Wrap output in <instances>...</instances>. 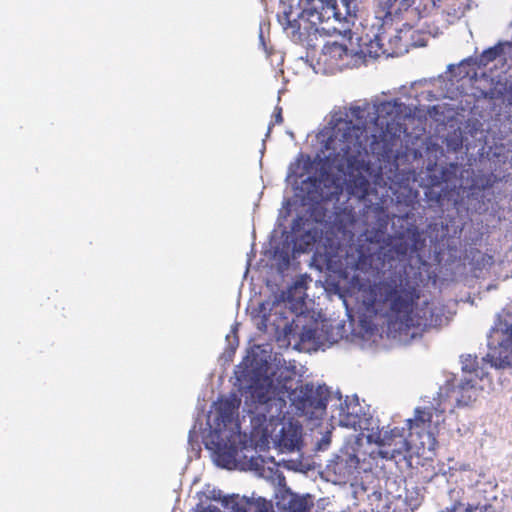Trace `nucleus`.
I'll use <instances>...</instances> for the list:
<instances>
[{"mask_svg":"<svg viewBox=\"0 0 512 512\" xmlns=\"http://www.w3.org/2000/svg\"><path fill=\"white\" fill-rule=\"evenodd\" d=\"M404 104L396 99L377 105H352L326 141V159L338 171L360 170L369 150L379 153L400 137Z\"/></svg>","mask_w":512,"mask_h":512,"instance_id":"obj_1","label":"nucleus"},{"mask_svg":"<svg viewBox=\"0 0 512 512\" xmlns=\"http://www.w3.org/2000/svg\"><path fill=\"white\" fill-rule=\"evenodd\" d=\"M363 304L368 311L387 320L391 329L407 332L426 325V312L418 308L421 290L416 280L405 271H393L373 284L363 282L358 274L352 276Z\"/></svg>","mask_w":512,"mask_h":512,"instance_id":"obj_2","label":"nucleus"},{"mask_svg":"<svg viewBox=\"0 0 512 512\" xmlns=\"http://www.w3.org/2000/svg\"><path fill=\"white\" fill-rule=\"evenodd\" d=\"M290 0L281 1L278 21L295 43L316 49L318 35L339 34L352 38V26L356 19L354 0Z\"/></svg>","mask_w":512,"mask_h":512,"instance_id":"obj_3","label":"nucleus"},{"mask_svg":"<svg viewBox=\"0 0 512 512\" xmlns=\"http://www.w3.org/2000/svg\"><path fill=\"white\" fill-rule=\"evenodd\" d=\"M339 423L341 426L359 431L366 436L369 443L377 445V449L370 452L372 459L382 458L392 460L404 456L414 445V439L405 433V428L382 427L368 413L362 411V406L356 395L346 396L340 404Z\"/></svg>","mask_w":512,"mask_h":512,"instance_id":"obj_4","label":"nucleus"},{"mask_svg":"<svg viewBox=\"0 0 512 512\" xmlns=\"http://www.w3.org/2000/svg\"><path fill=\"white\" fill-rule=\"evenodd\" d=\"M244 388L245 393H249L254 399L256 409L263 406L262 414L266 417L268 414L274 417L273 408L278 415L285 400L279 396L280 393L291 391L292 405L297 413L305 416L308 420H320L326 413L330 391L328 386H239Z\"/></svg>","mask_w":512,"mask_h":512,"instance_id":"obj_5","label":"nucleus"},{"mask_svg":"<svg viewBox=\"0 0 512 512\" xmlns=\"http://www.w3.org/2000/svg\"><path fill=\"white\" fill-rule=\"evenodd\" d=\"M240 403V398L233 393L229 397H220L213 405L215 413L206 447L225 464L235 461L239 451L247 445V435L241 432L238 421Z\"/></svg>","mask_w":512,"mask_h":512,"instance_id":"obj_6","label":"nucleus"},{"mask_svg":"<svg viewBox=\"0 0 512 512\" xmlns=\"http://www.w3.org/2000/svg\"><path fill=\"white\" fill-rule=\"evenodd\" d=\"M496 346L489 342V352L482 358L483 365L479 366L477 356L470 354L461 356L462 372L464 374L462 384H474L477 381H488L489 373L486 371V364L491 368H505L512 365V324L505 332Z\"/></svg>","mask_w":512,"mask_h":512,"instance_id":"obj_7","label":"nucleus"},{"mask_svg":"<svg viewBox=\"0 0 512 512\" xmlns=\"http://www.w3.org/2000/svg\"><path fill=\"white\" fill-rule=\"evenodd\" d=\"M391 249H387L379 243L371 239H365L357 246H350L345 257V271L346 276L349 275L348 269L354 272L371 273L378 275L382 272L386 263L394 260L389 255Z\"/></svg>","mask_w":512,"mask_h":512,"instance_id":"obj_8","label":"nucleus"},{"mask_svg":"<svg viewBox=\"0 0 512 512\" xmlns=\"http://www.w3.org/2000/svg\"><path fill=\"white\" fill-rule=\"evenodd\" d=\"M432 409L430 407H417L413 418L406 420L408 435L414 439V446L425 448L435 442V431L432 427Z\"/></svg>","mask_w":512,"mask_h":512,"instance_id":"obj_9","label":"nucleus"},{"mask_svg":"<svg viewBox=\"0 0 512 512\" xmlns=\"http://www.w3.org/2000/svg\"><path fill=\"white\" fill-rule=\"evenodd\" d=\"M269 364L267 360L258 354H248L235 367L234 375L239 384H273V380L268 377Z\"/></svg>","mask_w":512,"mask_h":512,"instance_id":"obj_10","label":"nucleus"},{"mask_svg":"<svg viewBox=\"0 0 512 512\" xmlns=\"http://www.w3.org/2000/svg\"><path fill=\"white\" fill-rule=\"evenodd\" d=\"M461 166L458 163H449L441 167L438 173H430L428 176L429 184L432 188L440 187V191L429 192L430 198L441 203L446 198H450V194L454 193L460 186L459 173Z\"/></svg>","mask_w":512,"mask_h":512,"instance_id":"obj_11","label":"nucleus"},{"mask_svg":"<svg viewBox=\"0 0 512 512\" xmlns=\"http://www.w3.org/2000/svg\"><path fill=\"white\" fill-rule=\"evenodd\" d=\"M302 425L298 421L289 420L283 423L274 440L276 448L281 453L299 450L302 445Z\"/></svg>","mask_w":512,"mask_h":512,"instance_id":"obj_12","label":"nucleus"},{"mask_svg":"<svg viewBox=\"0 0 512 512\" xmlns=\"http://www.w3.org/2000/svg\"><path fill=\"white\" fill-rule=\"evenodd\" d=\"M312 223L303 216H297L291 225V230L295 236L294 245L298 251L306 252L312 248L320 237V231L315 227H310Z\"/></svg>","mask_w":512,"mask_h":512,"instance_id":"obj_13","label":"nucleus"},{"mask_svg":"<svg viewBox=\"0 0 512 512\" xmlns=\"http://www.w3.org/2000/svg\"><path fill=\"white\" fill-rule=\"evenodd\" d=\"M417 0H387L384 3L385 17L393 19L401 12L407 11ZM419 4L416 7L418 13L428 14L436 5H432V0H418Z\"/></svg>","mask_w":512,"mask_h":512,"instance_id":"obj_14","label":"nucleus"},{"mask_svg":"<svg viewBox=\"0 0 512 512\" xmlns=\"http://www.w3.org/2000/svg\"><path fill=\"white\" fill-rule=\"evenodd\" d=\"M347 47L337 42L325 43L318 57V64H323L333 71L340 66V62L347 56Z\"/></svg>","mask_w":512,"mask_h":512,"instance_id":"obj_15","label":"nucleus"},{"mask_svg":"<svg viewBox=\"0 0 512 512\" xmlns=\"http://www.w3.org/2000/svg\"><path fill=\"white\" fill-rule=\"evenodd\" d=\"M310 184L315 188V194L310 196L312 201L331 200L334 195L338 194V186L335 185L334 179L329 175L321 178H309Z\"/></svg>","mask_w":512,"mask_h":512,"instance_id":"obj_16","label":"nucleus"},{"mask_svg":"<svg viewBox=\"0 0 512 512\" xmlns=\"http://www.w3.org/2000/svg\"><path fill=\"white\" fill-rule=\"evenodd\" d=\"M272 375L277 381V384H289L292 382L296 384L302 383V374L299 372L296 361L279 362L272 372Z\"/></svg>","mask_w":512,"mask_h":512,"instance_id":"obj_17","label":"nucleus"},{"mask_svg":"<svg viewBox=\"0 0 512 512\" xmlns=\"http://www.w3.org/2000/svg\"><path fill=\"white\" fill-rule=\"evenodd\" d=\"M360 459L354 453H346L338 457L333 469L336 474H339L343 479L350 478L359 468Z\"/></svg>","mask_w":512,"mask_h":512,"instance_id":"obj_18","label":"nucleus"},{"mask_svg":"<svg viewBox=\"0 0 512 512\" xmlns=\"http://www.w3.org/2000/svg\"><path fill=\"white\" fill-rule=\"evenodd\" d=\"M371 190V184L365 177H356L352 181L351 192L360 199H366Z\"/></svg>","mask_w":512,"mask_h":512,"instance_id":"obj_19","label":"nucleus"},{"mask_svg":"<svg viewBox=\"0 0 512 512\" xmlns=\"http://www.w3.org/2000/svg\"><path fill=\"white\" fill-rule=\"evenodd\" d=\"M313 503L306 497L293 496L286 507V512H310Z\"/></svg>","mask_w":512,"mask_h":512,"instance_id":"obj_20","label":"nucleus"},{"mask_svg":"<svg viewBox=\"0 0 512 512\" xmlns=\"http://www.w3.org/2000/svg\"><path fill=\"white\" fill-rule=\"evenodd\" d=\"M504 44L499 43L493 47H490L482 52L479 57V65L487 66L490 62L494 61L500 55L503 54Z\"/></svg>","mask_w":512,"mask_h":512,"instance_id":"obj_21","label":"nucleus"},{"mask_svg":"<svg viewBox=\"0 0 512 512\" xmlns=\"http://www.w3.org/2000/svg\"><path fill=\"white\" fill-rule=\"evenodd\" d=\"M448 494L452 502L450 506L440 510L439 512H462L464 507V503L462 501V491L451 489Z\"/></svg>","mask_w":512,"mask_h":512,"instance_id":"obj_22","label":"nucleus"},{"mask_svg":"<svg viewBox=\"0 0 512 512\" xmlns=\"http://www.w3.org/2000/svg\"><path fill=\"white\" fill-rule=\"evenodd\" d=\"M462 512H493V508L491 505H471L464 504Z\"/></svg>","mask_w":512,"mask_h":512,"instance_id":"obj_23","label":"nucleus"},{"mask_svg":"<svg viewBox=\"0 0 512 512\" xmlns=\"http://www.w3.org/2000/svg\"><path fill=\"white\" fill-rule=\"evenodd\" d=\"M474 388H475V386H464V385L451 386L450 392H452V393L457 392L458 394L461 395V397H464L465 394H469L470 391Z\"/></svg>","mask_w":512,"mask_h":512,"instance_id":"obj_24","label":"nucleus"},{"mask_svg":"<svg viewBox=\"0 0 512 512\" xmlns=\"http://www.w3.org/2000/svg\"><path fill=\"white\" fill-rule=\"evenodd\" d=\"M316 331L314 329L308 328L304 329L300 334V340L305 341H311L315 338Z\"/></svg>","mask_w":512,"mask_h":512,"instance_id":"obj_25","label":"nucleus"},{"mask_svg":"<svg viewBox=\"0 0 512 512\" xmlns=\"http://www.w3.org/2000/svg\"><path fill=\"white\" fill-rule=\"evenodd\" d=\"M283 122L282 109L280 107H276V112L274 114V124H281Z\"/></svg>","mask_w":512,"mask_h":512,"instance_id":"obj_26","label":"nucleus"},{"mask_svg":"<svg viewBox=\"0 0 512 512\" xmlns=\"http://www.w3.org/2000/svg\"><path fill=\"white\" fill-rule=\"evenodd\" d=\"M200 512H220V510L217 507L209 506V507L204 508Z\"/></svg>","mask_w":512,"mask_h":512,"instance_id":"obj_27","label":"nucleus"},{"mask_svg":"<svg viewBox=\"0 0 512 512\" xmlns=\"http://www.w3.org/2000/svg\"><path fill=\"white\" fill-rule=\"evenodd\" d=\"M441 2L442 0H432V5H436V7H438Z\"/></svg>","mask_w":512,"mask_h":512,"instance_id":"obj_28","label":"nucleus"},{"mask_svg":"<svg viewBox=\"0 0 512 512\" xmlns=\"http://www.w3.org/2000/svg\"><path fill=\"white\" fill-rule=\"evenodd\" d=\"M398 253L405 254L406 253V247L403 249L397 250Z\"/></svg>","mask_w":512,"mask_h":512,"instance_id":"obj_29","label":"nucleus"},{"mask_svg":"<svg viewBox=\"0 0 512 512\" xmlns=\"http://www.w3.org/2000/svg\"><path fill=\"white\" fill-rule=\"evenodd\" d=\"M322 441H323L326 445H327V444H329V442H330L329 438H326V437H324V438L322 439Z\"/></svg>","mask_w":512,"mask_h":512,"instance_id":"obj_30","label":"nucleus"},{"mask_svg":"<svg viewBox=\"0 0 512 512\" xmlns=\"http://www.w3.org/2000/svg\"><path fill=\"white\" fill-rule=\"evenodd\" d=\"M461 404H463V405H467V404H468V402H466V401H464V402H463L462 400H460V399H459V400H458V405H461Z\"/></svg>","mask_w":512,"mask_h":512,"instance_id":"obj_31","label":"nucleus"},{"mask_svg":"<svg viewBox=\"0 0 512 512\" xmlns=\"http://www.w3.org/2000/svg\"><path fill=\"white\" fill-rule=\"evenodd\" d=\"M453 381H454V379H452V380L447 379V380H446V384H453Z\"/></svg>","mask_w":512,"mask_h":512,"instance_id":"obj_32","label":"nucleus"}]
</instances>
